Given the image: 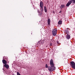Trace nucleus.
Instances as JSON below:
<instances>
[{"label": "nucleus", "instance_id": "nucleus-18", "mask_svg": "<svg viewBox=\"0 0 75 75\" xmlns=\"http://www.w3.org/2000/svg\"><path fill=\"white\" fill-rule=\"evenodd\" d=\"M50 45L51 46V45H52V43H50Z\"/></svg>", "mask_w": 75, "mask_h": 75}, {"label": "nucleus", "instance_id": "nucleus-11", "mask_svg": "<svg viewBox=\"0 0 75 75\" xmlns=\"http://www.w3.org/2000/svg\"><path fill=\"white\" fill-rule=\"evenodd\" d=\"M42 14H43V12H42L40 11V12H39V16H41Z\"/></svg>", "mask_w": 75, "mask_h": 75}, {"label": "nucleus", "instance_id": "nucleus-16", "mask_svg": "<svg viewBox=\"0 0 75 75\" xmlns=\"http://www.w3.org/2000/svg\"><path fill=\"white\" fill-rule=\"evenodd\" d=\"M46 68H48V64H46V66H45Z\"/></svg>", "mask_w": 75, "mask_h": 75}, {"label": "nucleus", "instance_id": "nucleus-4", "mask_svg": "<svg viewBox=\"0 0 75 75\" xmlns=\"http://www.w3.org/2000/svg\"><path fill=\"white\" fill-rule=\"evenodd\" d=\"M57 30L56 29H54L52 30V34L53 35L55 36L57 35Z\"/></svg>", "mask_w": 75, "mask_h": 75}, {"label": "nucleus", "instance_id": "nucleus-13", "mask_svg": "<svg viewBox=\"0 0 75 75\" xmlns=\"http://www.w3.org/2000/svg\"><path fill=\"white\" fill-rule=\"evenodd\" d=\"M64 7H65V5H62L60 6V8H61V9H62V8H64Z\"/></svg>", "mask_w": 75, "mask_h": 75}, {"label": "nucleus", "instance_id": "nucleus-15", "mask_svg": "<svg viewBox=\"0 0 75 75\" xmlns=\"http://www.w3.org/2000/svg\"><path fill=\"white\" fill-rule=\"evenodd\" d=\"M58 23L59 24H62V21H59L58 22Z\"/></svg>", "mask_w": 75, "mask_h": 75}, {"label": "nucleus", "instance_id": "nucleus-3", "mask_svg": "<svg viewBox=\"0 0 75 75\" xmlns=\"http://www.w3.org/2000/svg\"><path fill=\"white\" fill-rule=\"evenodd\" d=\"M72 1H73V3H75V0H71L70 1H69L67 4L66 5V6H67V7H69V5H70V4H71L72 3Z\"/></svg>", "mask_w": 75, "mask_h": 75}, {"label": "nucleus", "instance_id": "nucleus-6", "mask_svg": "<svg viewBox=\"0 0 75 75\" xmlns=\"http://www.w3.org/2000/svg\"><path fill=\"white\" fill-rule=\"evenodd\" d=\"M71 67H72L73 68L75 69V63L74 62H71Z\"/></svg>", "mask_w": 75, "mask_h": 75}, {"label": "nucleus", "instance_id": "nucleus-8", "mask_svg": "<svg viewBox=\"0 0 75 75\" xmlns=\"http://www.w3.org/2000/svg\"><path fill=\"white\" fill-rule=\"evenodd\" d=\"M4 67L5 68H6L7 69H8L9 68V66L8 64H4Z\"/></svg>", "mask_w": 75, "mask_h": 75}, {"label": "nucleus", "instance_id": "nucleus-22", "mask_svg": "<svg viewBox=\"0 0 75 75\" xmlns=\"http://www.w3.org/2000/svg\"><path fill=\"white\" fill-rule=\"evenodd\" d=\"M38 10V11H39V10Z\"/></svg>", "mask_w": 75, "mask_h": 75}, {"label": "nucleus", "instance_id": "nucleus-10", "mask_svg": "<svg viewBox=\"0 0 75 75\" xmlns=\"http://www.w3.org/2000/svg\"><path fill=\"white\" fill-rule=\"evenodd\" d=\"M51 23V20L50 19H48L47 20V24L48 25H50V23Z\"/></svg>", "mask_w": 75, "mask_h": 75}, {"label": "nucleus", "instance_id": "nucleus-21", "mask_svg": "<svg viewBox=\"0 0 75 75\" xmlns=\"http://www.w3.org/2000/svg\"><path fill=\"white\" fill-rule=\"evenodd\" d=\"M38 13L39 12V11H38Z\"/></svg>", "mask_w": 75, "mask_h": 75}, {"label": "nucleus", "instance_id": "nucleus-7", "mask_svg": "<svg viewBox=\"0 0 75 75\" xmlns=\"http://www.w3.org/2000/svg\"><path fill=\"white\" fill-rule=\"evenodd\" d=\"M40 8L44 7V4H43V2H42V1H41L40 2Z\"/></svg>", "mask_w": 75, "mask_h": 75}, {"label": "nucleus", "instance_id": "nucleus-9", "mask_svg": "<svg viewBox=\"0 0 75 75\" xmlns=\"http://www.w3.org/2000/svg\"><path fill=\"white\" fill-rule=\"evenodd\" d=\"M2 62L4 64H7V61L5 59L2 60Z\"/></svg>", "mask_w": 75, "mask_h": 75}, {"label": "nucleus", "instance_id": "nucleus-17", "mask_svg": "<svg viewBox=\"0 0 75 75\" xmlns=\"http://www.w3.org/2000/svg\"><path fill=\"white\" fill-rule=\"evenodd\" d=\"M57 43L58 44H59V42L58 41H57Z\"/></svg>", "mask_w": 75, "mask_h": 75}, {"label": "nucleus", "instance_id": "nucleus-12", "mask_svg": "<svg viewBox=\"0 0 75 75\" xmlns=\"http://www.w3.org/2000/svg\"><path fill=\"white\" fill-rule=\"evenodd\" d=\"M44 10L45 13H47V8L46 6H45L44 7Z\"/></svg>", "mask_w": 75, "mask_h": 75}, {"label": "nucleus", "instance_id": "nucleus-2", "mask_svg": "<svg viewBox=\"0 0 75 75\" xmlns=\"http://www.w3.org/2000/svg\"><path fill=\"white\" fill-rule=\"evenodd\" d=\"M66 34H67V36L66 37V38L67 40H69V39H70V38H71V36H70V35H68L69 34V30H68V28H67L66 29Z\"/></svg>", "mask_w": 75, "mask_h": 75}, {"label": "nucleus", "instance_id": "nucleus-5", "mask_svg": "<svg viewBox=\"0 0 75 75\" xmlns=\"http://www.w3.org/2000/svg\"><path fill=\"white\" fill-rule=\"evenodd\" d=\"M50 65L51 67H54V61H53V59H51L50 61Z\"/></svg>", "mask_w": 75, "mask_h": 75}, {"label": "nucleus", "instance_id": "nucleus-14", "mask_svg": "<svg viewBox=\"0 0 75 75\" xmlns=\"http://www.w3.org/2000/svg\"><path fill=\"white\" fill-rule=\"evenodd\" d=\"M40 8V11L41 12H43V10H44V9H43V7L42 8Z\"/></svg>", "mask_w": 75, "mask_h": 75}, {"label": "nucleus", "instance_id": "nucleus-1", "mask_svg": "<svg viewBox=\"0 0 75 75\" xmlns=\"http://www.w3.org/2000/svg\"><path fill=\"white\" fill-rule=\"evenodd\" d=\"M56 69L55 67H53L52 66H50L48 68V70L50 72H52L53 71H55Z\"/></svg>", "mask_w": 75, "mask_h": 75}, {"label": "nucleus", "instance_id": "nucleus-19", "mask_svg": "<svg viewBox=\"0 0 75 75\" xmlns=\"http://www.w3.org/2000/svg\"><path fill=\"white\" fill-rule=\"evenodd\" d=\"M53 13H54V11H53Z\"/></svg>", "mask_w": 75, "mask_h": 75}, {"label": "nucleus", "instance_id": "nucleus-20", "mask_svg": "<svg viewBox=\"0 0 75 75\" xmlns=\"http://www.w3.org/2000/svg\"><path fill=\"white\" fill-rule=\"evenodd\" d=\"M60 13H61V11L60 12H59Z\"/></svg>", "mask_w": 75, "mask_h": 75}]
</instances>
